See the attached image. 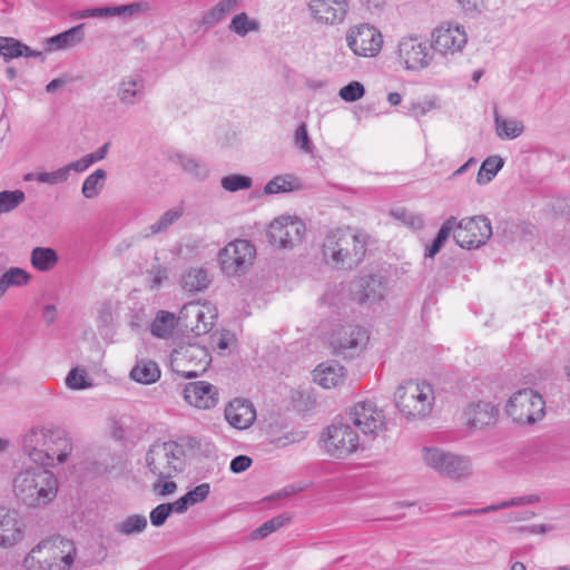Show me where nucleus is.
<instances>
[{"instance_id": "nucleus-1", "label": "nucleus", "mask_w": 570, "mask_h": 570, "mask_svg": "<svg viewBox=\"0 0 570 570\" xmlns=\"http://www.w3.org/2000/svg\"><path fill=\"white\" fill-rule=\"evenodd\" d=\"M20 442L23 454L42 466L65 463L73 449L69 433L52 423L31 426Z\"/></svg>"}, {"instance_id": "nucleus-2", "label": "nucleus", "mask_w": 570, "mask_h": 570, "mask_svg": "<svg viewBox=\"0 0 570 570\" xmlns=\"http://www.w3.org/2000/svg\"><path fill=\"white\" fill-rule=\"evenodd\" d=\"M368 236L353 227H338L326 233L322 256L326 264L338 269H352L365 257Z\"/></svg>"}, {"instance_id": "nucleus-3", "label": "nucleus", "mask_w": 570, "mask_h": 570, "mask_svg": "<svg viewBox=\"0 0 570 570\" xmlns=\"http://www.w3.org/2000/svg\"><path fill=\"white\" fill-rule=\"evenodd\" d=\"M48 466H29L13 478V493L18 500L31 508L45 507L58 493L59 482Z\"/></svg>"}, {"instance_id": "nucleus-4", "label": "nucleus", "mask_w": 570, "mask_h": 570, "mask_svg": "<svg viewBox=\"0 0 570 570\" xmlns=\"http://www.w3.org/2000/svg\"><path fill=\"white\" fill-rule=\"evenodd\" d=\"M76 548L72 541L60 535L43 540L24 558L27 570H69Z\"/></svg>"}, {"instance_id": "nucleus-5", "label": "nucleus", "mask_w": 570, "mask_h": 570, "mask_svg": "<svg viewBox=\"0 0 570 570\" xmlns=\"http://www.w3.org/2000/svg\"><path fill=\"white\" fill-rule=\"evenodd\" d=\"M146 465L153 475L171 479L185 469V450L177 442H155L145 455Z\"/></svg>"}, {"instance_id": "nucleus-6", "label": "nucleus", "mask_w": 570, "mask_h": 570, "mask_svg": "<svg viewBox=\"0 0 570 570\" xmlns=\"http://www.w3.org/2000/svg\"><path fill=\"white\" fill-rule=\"evenodd\" d=\"M395 405L406 417L428 416L433 406L434 393L430 384L409 381L401 384L394 394Z\"/></svg>"}, {"instance_id": "nucleus-7", "label": "nucleus", "mask_w": 570, "mask_h": 570, "mask_svg": "<svg viewBox=\"0 0 570 570\" xmlns=\"http://www.w3.org/2000/svg\"><path fill=\"white\" fill-rule=\"evenodd\" d=\"M422 460L426 466L453 481L465 480L473 474L472 460L468 455L426 446L422 449Z\"/></svg>"}, {"instance_id": "nucleus-8", "label": "nucleus", "mask_w": 570, "mask_h": 570, "mask_svg": "<svg viewBox=\"0 0 570 570\" xmlns=\"http://www.w3.org/2000/svg\"><path fill=\"white\" fill-rule=\"evenodd\" d=\"M546 403L532 389L515 392L505 406L507 414L519 424H534L544 416Z\"/></svg>"}, {"instance_id": "nucleus-9", "label": "nucleus", "mask_w": 570, "mask_h": 570, "mask_svg": "<svg viewBox=\"0 0 570 570\" xmlns=\"http://www.w3.org/2000/svg\"><path fill=\"white\" fill-rule=\"evenodd\" d=\"M256 258V247L247 239H235L218 253L223 273L227 276L244 274Z\"/></svg>"}, {"instance_id": "nucleus-10", "label": "nucleus", "mask_w": 570, "mask_h": 570, "mask_svg": "<svg viewBox=\"0 0 570 570\" xmlns=\"http://www.w3.org/2000/svg\"><path fill=\"white\" fill-rule=\"evenodd\" d=\"M431 41L416 35L403 37L397 45V57L406 70L426 69L434 58Z\"/></svg>"}, {"instance_id": "nucleus-11", "label": "nucleus", "mask_w": 570, "mask_h": 570, "mask_svg": "<svg viewBox=\"0 0 570 570\" xmlns=\"http://www.w3.org/2000/svg\"><path fill=\"white\" fill-rule=\"evenodd\" d=\"M453 239L461 248L474 249L484 245L492 236L491 222L485 216L456 219Z\"/></svg>"}, {"instance_id": "nucleus-12", "label": "nucleus", "mask_w": 570, "mask_h": 570, "mask_svg": "<svg viewBox=\"0 0 570 570\" xmlns=\"http://www.w3.org/2000/svg\"><path fill=\"white\" fill-rule=\"evenodd\" d=\"M209 363L208 350L198 344L179 346L171 354V364L175 371L186 379L198 376L206 371Z\"/></svg>"}, {"instance_id": "nucleus-13", "label": "nucleus", "mask_w": 570, "mask_h": 570, "mask_svg": "<svg viewBox=\"0 0 570 570\" xmlns=\"http://www.w3.org/2000/svg\"><path fill=\"white\" fill-rule=\"evenodd\" d=\"M346 46L358 57H376L383 46L381 31L368 23H360L348 28L345 35Z\"/></svg>"}, {"instance_id": "nucleus-14", "label": "nucleus", "mask_w": 570, "mask_h": 570, "mask_svg": "<svg viewBox=\"0 0 570 570\" xmlns=\"http://www.w3.org/2000/svg\"><path fill=\"white\" fill-rule=\"evenodd\" d=\"M347 415L348 421L365 436L376 438L386 429L384 411L372 401L355 403Z\"/></svg>"}, {"instance_id": "nucleus-15", "label": "nucleus", "mask_w": 570, "mask_h": 570, "mask_svg": "<svg viewBox=\"0 0 570 570\" xmlns=\"http://www.w3.org/2000/svg\"><path fill=\"white\" fill-rule=\"evenodd\" d=\"M305 224L298 218L279 217L273 220L267 232L268 242L279 248H291L302 243Z\"/></svg>"}, {"instance_id": "nucleus-16", "label": "nucleus", "mask_w": 570, "mask_h": 570, "mask_svg": "<svg viewBox=\"0 0 570 570\" xmlns=\"http://www.w3.org/2000/svg\"><path fill=\"white\" fill-rule=\"evenodd\" d=\"M215 316L209 305L188 303L180 309L177 323L183 331L200 336L212 330Z\"/></svg>"}, {"instance_id": "nucleus-17", "label": "nucleus", "mask_w": 570, "mask_h": 570, "mask_svg": "<svg viewBox=\"0 0 570 570\" xmlns=\"http://www.w3.org/2000/svg\"><path fill=\"white\" fill-rule=\"evenodd\" d=\"M367 341L368 335L363 327L344 325L335 330L331 344L335 354L352 358L362 352Z\"/></svg>"}, {"instance_id": "nucleus-18", "label": "nucleus", "mask_w": 570, "mask_h": 570, "mask_svg": "<svg viewBox=\"0 0 570 570\" xmlns=\"http://www.w3.org/2000/svg\"><path fill=\"white\" fill-rule=\"evenodd\" d=\"M468 36L464 28L456 23H442L431 33L433 50L444 56L462 51Z\"/></svg>"}, {"instance_id": "nucleus-19", "label": "nucleus", "mask_w": 570, "mask_h": 570, "mask_svg": "<svg viewBox=\"0 0 570 570\" xmlns=\"http://www.w3.org/2000/svg\"><path fill=\"white\" fill-rule=\"evenodd\" d=\"M326 452L335 458H344L358 446V436L348 424L328 426L323 440Z\"/></svg>"}, {"instance_id": "nucleus-20", "label": "nucleus", "mask_w": 570, "mask_h": 570, "mask_svg": "<svg viewBox=\"0 0 570 570\" xmlns=\"http://www.w3.org/2000/svg\"><path fill=\"white\" fill-rule=\"evenodd\" d=\"M348 0H309L308 10L312 18L321 24L337 26L345 21Z\"/></svg>"}, {"instance_id": "nucleus-21", "label": "nucleus", "mask_w": 570, "mask_h": 570, "mask_svg": "<svg viewBox=\"0 0 570 570\" xmlns=\"http://www.w3.org/2000/svg\"><path fill=\"white\" fill-rule=\"evenodd\" d=\"M350 291L354 301L371 305L383 299L386 284L381 276L364 275L351 283Z\"/></svg>"}, {"instance_id": "nucleus-22", "label": "nucleus", "mask_w": 570, "mask_h": 570, "mask_svg": "<svg viewBox=\"0 0 570 570\" xmlns=\"http://www.w3.org/2000/svg\"><path fill=\"white\" fill-rule=\"evenodd\" d=\"M183 393L185 401L198 409H212L218 401L216 386L206 381L188 383Z\"/></svg>"}, {"instance_id": "nucleus-23", "label": "nucleus", "mask_w": 570, "mask_h": 570, "mask_svg": "<svg viewBox=\"0 0 570 570\" xmlns=\"http://www.w3.org/2000/svg\"><path fill=\"white\" fill-rule=\"evenodd\" d=\"M225 419L233 428L245 430L255 422L256 410L249 401L235 399L226 406Z\"/></svg>"}, {"instance_id": "nucleus-24", "label": "nucleus", "mask_w": 570, "mask_h": 570, "mask_svg": "<svg viewBox=\"0 0 570 570\" xmlns=\"http://www.w3.org/2000/svg\"><path fill=\"white\" fill-rule=\"evenodd\" d=\"M145 95L144 80L129 75L120 79L116 87V97L121 106L128 108L138 104Z\"/></svg>"}, {"instance_id": "nucleus-25", "label": "nucleus", "mask_w": 570, "mask_h": 570, "mask_svg": "<svg viewBox=\"0 0 570 570\" xmlns=\"http://www.w3.org/2000/svg\"><path fill=\"white\" fill-rule=\"evenodd\" d=\"M466 423L474 429H483L495 423L499 410L490 402L481 401L470 404L464 412Z\"/></svg>"}, {"instance_id": "nucleus-26", "label": "nucleus", "mask_w": 570, "mask_h": 570, "mask_svg": "<svg viewBox=\"0 0 570 570\" xmlns=\"http://www.w3.org/2000/svg\"><path fill=\"white\" fill-rule=\"evenodd\" d=\"M22 539V531L16 513L0 509V547L9 548Z\"/></svg>"}, {"instance_id": "nucleus-27", "label": "nucleus", "mask_w": 570, "mask_h": 570, "mask_svg": "<svg viewBox=\"0 0 570 570\" xmlns=\"http://www.w3.org/2000/svg\"><path fill=\"white\" fill-rule=\"evenodd\" d=\"M344 367L336 362L322 363L314 370V381L324 389H332L343 383Z\"/></svg>"}, {"instance_id": "nucleus-28", "label": "nucleus", "mask_w": 570, "mask_h": 570, "mask_svg": "<svg viewBox=\"0 0 570 570\" xmlns=\"http://www.w3.org/2000/svg\"><path fill=\"white\" fill-rule=\"evenodd\" d=\"M85 23H79L63 32H60L48 40L49 49L60 50L75 47L85 39Z\"/></svg>"}, {"instance_id": "nucleus-29", "label": "nucleus", "mask_w": 570, "mask_h": 570, "mask_svg": "<svg viewBox=\"0 0 570 570\" xmlns=\"http://www.w3.org/2000/svg\"><path fill=\"white\" fill-rule=\"evenodd\" d=\"M30 263L38 272H49L58 265L59 255L55 248L37 246L30 253Z\"/></svg>"}, {"instance_id": "nucleus-30", "label": "nucleus", "mask_w": 570, "mask_h": 570, "mask_svg": "<svg viewBox=\"0 0 570 570\" xmlns=\"http://www.w3.org/2000/svg\"><path fill=\"white\" fill-rule=\"evenodd\" d=\"M181 287L188 292H199L209 284L207 271L203 267H191L185 272L180 281Z\"/></svg>"}, {"instance_id": "nucleus-31", "label": "nucleus", "mask_w": 570, "mask_h": 570, "mask_svg": "<svg viewBox=\"0 0 570 570\" xmlns=\"http://www.w3.org/2000/svg\"><path fill=\"white\" fill-rule=\"evenodd\" d=\"M178 325L177 317L167 311H159L151 323V334L159 338L169 337L175 326Z\"/></svg>"}, {"instance_id": "nucleus-32", "label": "nucleus", "mask_w": 570, "mask_h": 570, "mask_svg": "<svg viewBox=\"0 0 570 570\" xmlns=\"http://www.w3.org/2000/svg\"><path fill=\"white\" fill-rule=\"evenodd\" d=\"M130 379L141 384H153L160 377V370L156 362L138 363L129 374Z\"/></svg>"}, {"instance_id": "nucleus-33", "label": "nucleus", "mask_w": 570, "mask_h": 570, "mask_svg": "<svg viewBox=\"0 0 570 570\" xmlns=\"http://www.w3.org/2000/svg\"><path fill=\"white\" fill-rule=\"evenodd\" d=\"M240 0H220L215 7L208 10L204 16L202 23L206 27H213L222 21L228 13L234 11Z\"/></svg>"}, {"instance_id": "nucleus-34", "label": "nucleus", "mask_w": 570, "mask_h": 570, "mask_svg": "<svg viewBox=\"0 0 570 570\" xmlns=\"http://www.w3.org/2000/svg\"><path fill=\"white\" fill-rule=\"evenodd\" d=\"M494 122L497 134L501 139H515L524 131L522 121L517 119L501 118L495 114Z\"/></svg>"}, {"instance_id": "nucleus-35", "label": "nucleus", "mask_w": 570, "mask_h": 570, "mask_svg": "<svg viewBox=\"0 0 570 570\" xmlns=\"http://www.w3.org/2000/svg\"><path fill=\"white\" fill-rule=\"evenodd\" d=\"M31 278V275L20 267H11L0 277V297L11 286L26 285Z\"/></svg>"}, {"instance_id": "nucleus-36", "label": "nucleus", "mask_w": 570, "mask_h": 570, "mask_svg": "<svg viewBox=\"0 0 570 570\" xmlns=\"http://www.w3.org/2000/svg\"><path fill=\"white\" fill-rule=\"evenodd\" d=\"M147 524V518L145 515L131 514L121 522L116 523L115 530L124 535H134L144 532Z\"/></svg>"}, {"instance_id": "nucleus-37", "label": "nucleus", "mask_w": 570, "mask_h": 570, "mask_svg": "<svg viewBox=\"0 0 570 570\" xmlns=\"http://www.w3.org/2000/svg\"><path fill=\"white\" fill-rule=\"evenodd\" d=\"M504 161L500 156H490L482 163L476 177L479 185H485L490 183L499 170L503 167Z\"/></svg>"}, {"instance_id": "nucleus-38", "label": "nucleus", "mask_w": 570, "mask_h": 570, "mask_svg": "<svg viewBox=\"0 0 570 570\" xmlns=\"http://www.w3.org/2000/svg\"><path fill=\"white\" fill-rule=\"evenodd\" d=\"M106 177L107 173L101 168H98L90 174L82 184L81 193L83 197L88 199L97 197L104 187Z\"/></svg>"}, {"instance_id": "nucleus-39", "label": "nucleus", "mask_w": 570, "mask_h": 570, "mask_svg": "<svg viewBox=\"0 0 570 570\" xmlns=\"http://www.w3.org/2000/svg\"><path fill=\"white\" fill-rule=\"evenodd\" d=\"M107 10V18L108 17H124V18H130L138 16L142 12H146L149 10L148 2L145 1H138L132 2L124 6H111L106 7Z\"/></svg>"}, {"instance_id": "nucleus-40", "label": "nucleus", "mask_w": 570, "mask_h": 570, "mask_svg": "<svg viewBox=\"0 0 570 570\" xmlns=\"http://www.w3.org/2000/svg\"><path fill=\"white\" fill-rule=\"evenodd\" d=\"M229 28L236 35L245 37L252 31H258V21L250 19L245 12L237 13L233 17Z\"/></svg>"}, {"instance_id": "nucleus-41", "label": "nucleus", "mask_w": 570, "mask_h": 570, "mask_svg": "<svg viewBox=\"0 0 570 570\" xmlns=\"http://www.w3.org/2000/svg\"><path fill=\"white\" fill-rule=\"evenodd\" d=\"M291 518L285 514H279L271 520L264 522L259 528L254 530L250 534L252 539H263L269 535L271 533L277 531L283 528L285 524L289 522Z\"/></svg>"}, {"instance_id": "nucleus-42", "label": "nucleus", "mask_w": 570, "mask_h": 570, "mask_svg": "<svg viewBox=\"0 0 570 570\" xmlns=\"http://www.w3.org/2000/svg\"><path fill=\"white\" fill-rule=\"evenodd\" d=\"M26 199L22 190H3L0 191V215L10 213L19 207Z\"/></svg>"}, {"instance_id": "nucleus-43", "label": "nucleus", "mask_w": 570, "mask_h": 570, "mask_svg": "<svg viewBox=\"0 0 570 570\" xmlns=\"http://www.w3.org/2000/svg\"><path fill=\"white\" fill-rule=\"evenodd\" d=\"M297 186V180L292 176H276L266 184L264 191L268 195L286 193L294 190Z\"/></svg>"}, {"instance_id": "nucleus-44", "label": "nucleus", "mask_w": 570, "mask_h": 570, "mask_svg": "<svg viewBox=\"0 0 570 570\" xmlns=\"http://www.w3.org/2000/svg\"><path fill=\"white\" fill-rule=\"evenodd\" d=\"M183 216L181 208H171L165 212L161 217L150 225V234H159L166 232L175 222Z\"/></svg>"}, {"instance_id": "nucleus-45", "label": "nucleus", "mask_w": 570, "mask_h": 570, "mask_svg": "<svg viewBox=\"0 0 570 570\" xmlns=\"http://www.w3.org/2000/svg\"><path fill=\"white\" fill-rule=\"evenodd\" d=\"M252 184L253 180L250 177L240 174L228 175L220 180L222 187L230 193L248 189L252 187Z\"/></svg>"}, {"instance_id": "nucleus-46", "label": "nucleus", "mask_w": 570, "mask_h": 570, "mask_svg": "<svg viewBox=\"0 0 570 570\" xmlns=\"http://www.w3.org/2000/svg\"><path fill=\"white\" fill-rule=\"evenodd\" d=\"M178 161L184 171L198 179H205L208 175L207 167L195 158L178 156Z\"/></svg>"}, {"instance_id": "nucleus-47", "label": "nucleus", "mask_w": 570, "mask_h": 570, "mask_svg": "<svg viewBox=\"0 0 570 570\" xmlns=\"http://www.w3.org/2000/svg\"><path fill=\"white\" fill-rule=\"evenodd\" d=\"M23 43L13 38H0V55L6 59H13L22 56Z\"/></svg>"}, {"instance_id": "nucleus-48", "label": "nucleus", "mask_w": 570, "mask_h": 570, "mask_svg": "<svg viewBox=\"0 0 570 570\" xmlns=\"http://www.w3.org/2000/svg\"><path fill=\"white\" fill-rule=\"evenodd\" d=\"M390 215L395 220L411 228H421L423 226V220L420 216L414 215L404 208L393 209L390 212Z\"/></svg>"}, {"instance_id": "nucleus-49", "label": "nucleus", "mask_w": 570, "mask_h": 570, "mask_svg": "<svg viewBox=\"0 0 570 570\" xmlns=\"http://www.w3.org/2000/svg\"><path fill=\"white\" fill-rule=\"evenodd\" d=\"M365 94L364 86L358 81H351L340 89V97L347 102H354L361 99Z\"/></svg>"}, {"instance_id": "nucleus-50", "label": "nucleus", "mask_w": 570, "mask_h": 570, "mask_svg": "<svg viewBox=\"0 0 570 570\" xmlns=\"http://www.w3.org/2000/svg\"><path fill=\"white\" fill-rule=\"evenodd\" d=\"M294 144L299 150L304 151L305 154L313 153L314 147L307 131V125L305 122H302L296 128L294 134Z\"/></svg>"}, {"instance_id": "nucleus-51", "label": "nucleus", "mask_w": 570, "mask_h": 570, "mask_svg": "<svg viewBox=\"0 0 570 570\" xmlns=\"http://www.w3.org/2000/svg\"><path fill=\"white\" fill-rule=\"evenodd\" d=\"M69 175L65 166L51 173H38V181L49 185L62 184L67 181Z\"/></svg>"}, {"instance_id": "nucleus-52", "label": "nucleus", "mask_w": 570, "mask_h": 570, "mask_svg": "<svg viewBox=\"0 0 570 570\" xmlns=\"http://www.w3.org/2000/svg\"><path fill=\"white\" fill-rule=\"evenodd\" d=\"M87 373L85 370L73 368L66 377V385L71 390H81L89 384L86 382Z\"/></svg>"}, {"instance_id": "nucleus-53", "label": "nucleus", "mask_w": 570, "mask_h": 570, "mask_svg": "<svg viewBox=\"0 0 570 570\" xmlns=\"http://www.w3.org/2000/svg\"><path fill=\"white\" fill-rule=\"evenodd\" d=\"M210 493L209 483H202L195 489L188 491L185 495L190 503V507L204 502Z\"/></svg>"}, {"instance_id": "nucleus-54", "label": "nucleus", "mask_w": 570, "mask_h": 570, "mask_svg": "<svg viewBox=\"0 0 570 570\" xmlns=\"http://www.w3.org/2000/svg\"><path fill=\"white\" fill-rule=\"evenodd\" d=\"M170 507L167 503L158 504L149 514L150 522L154 527H161L165 524L167 518L170 515Z\"/></svg>"}, {"instance_id": "nucleus-55", "label": "nucleus", "mask_w": 570, "mask_h": 570, "mask_svg": "<svg viewBox=\"0 0 570 570\" xmlns=\"http://www.w3.org/2000/svg\"><path fill=\"white\" fill-rule=\"evenodd\" d=\"M70 18L72 20H81L87 18H107V10L106 7L78 10L71 12Z\"/></svg>"}, {"instance_id": "nucleus-56", "label": "nucleus", "mask_w": 570, "mask_h": 570, "mask_svg": "<svg viewBox=\"0 0 570 570\" xmlns=\"http://www.w3.org/2000/svg\"><path fill=\"white\" fill-rule=\"evenodd\" d=\"M455 225H456V217H454V216L449 217L442 224L441 228L439 229V232H438V234L435 236V239L444 245L445 242L449 239L450 235L452 233L454 234Z\"/></svg>"}, {"instance_id": "nucleus-57", "label": "nucleus", "mask_w": 570, "mask_h": 570, "mask_svg": "<svg viewBox=\"0 0 570 570\" xmlns=\"http://www.w3.org/2000/svg\"><path fill=\"white\" fill-rule=\"evenodd\" d=\"M168 277L166 268H163L161 266L155 267L151 271H149V287L151 289L159 288L164 281H166Z\"/></svg>"}, {"instance_id": "nucleus-58", "label": "nucleus", "mask_w": 570, "mask_h": 570, "mask_svg": "<svg viewBox=\"0 0 570 570\" xmlns=\"http://www.w3.org/2000/svg\"><path fill=\"white\" fill-rule=\"evenodd\" d=\"M468 14L481 13L485 9V0H458Z\"/></svg>"}, {"instance_id": "nucleus-59", "label": "nucleus", "mask_w": 570, "mask_h": 570, "mask_svg": "<svg viewBox=\"0 0 570 570\" xmlns=\"http://www.w3.org/2000/svg\"><path fill=\"white\" fill-rule=\"evenodd\" d=\"M252 465V459L247 455H237L230 461V471L242 473Z\"/></svg>"}, {"instance_id": "nucleus-60", "label": "nucleus", "mask_w": 570, "mask_h": 570, "mask_svg": "<svg viewBox=\"0 0 570 570\" xmlns=\"http://www.w3.org/2000/svg\"><path fill=\"white\" fill-rule=\"evenodd\" d=\"M91 165H92V160H90L88 155H86L82 158L66 165L65 167L67 169L68 175H70L71 170L81 173V171H85L86 169H88Z\"/></svg>"}, {"instance_id": "nucleus-61", "label": "nucleus", "mask_w": 570, "mask_h": 570, "mask_svg": "<svg viewBox=\"0 0 570 570\" xmlns=\"http://www.w3.org/2000/svg\"><path fill=\"white\" fill-rule=\"evenodd\" d=\"M523 500H524L523 497L512 498L508 501H502L498 504H492V505L485 507V508H483V511H497V510L507 509V508L517 507V505H525Z\"/></svg>"}, {"instance_id": "nucleus-62", "label": "nucleus", "mask_w": 570, "mask_h": 570, "mask_svg": "<svg viewBox=\"0 0 570 570\" xmlns=\"http://www.w3.org/2000/svg\"><path fill=\"white\" fill-rule=\"evenodd\" d=\"M177 489V484L174 481H158L154 484V491L161 497L174 493Z\"/></svg>"}, {"instance_id": "nucleus-63", "label": "nucleus", "mask_w": 570, "mask_h": 570, "mask_svg": "<svg viewBox=\"0 0 570 570\" xmlns=\"http://www.w3.org/2000/svg\"><path fill=\"white\" fill-rule=\"evenodd\" d=\"M167 504H169V507H170V513L171 512L184 513L190 507V503L187 500L185 494L183 497H180L178 500H176L174 502H168Z\"/></svg>"}, {"instance_id": "nucleus-64", "label": "nucleus", "mask_w": 570, "mask_h": 570, "mask_svg": "<svg viewBox=\"0 0 570 570\" xmlns=\"http://www.w3.org/2000/svg\"><path fill=\"white\" fill-rule=\"evenodd\" d=\"M110 142H105L101 147H99L96 151L88 154V157L90 160H92V164L102 160L109 150Z\"/></svg>"}]
</instances>
